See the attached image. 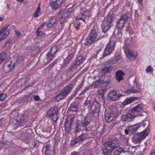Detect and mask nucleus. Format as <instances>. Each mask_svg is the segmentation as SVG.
I'll use <instances>...</instances> for the list:
<instances>
[{"label": "nucleus", "instance_id": "obj_55", "mask_svg": "<svg viewBox=\"0 0 155 155\" xmlns=\"http://www.w3.org/2000/svg\"><path fill=\"white\" fill-rule=\"evenodd\" d=\"M40 11H41L40 5V3H39L38 5V8H37L36 10H35V12H36L38 13H40Z\"/></svg>", "mask_w": 155, "mask_h": 155}, {"label": "nucleus", "instance_id": "obj_35", "mask_svg": "<svg viewBox=\"0 0 155 155\" xmlns=\"http://www.w3.org/2000/svg\"><path fill=\"white\" fill-rule=\"evenodd\" d=\"M78 105L77 103L73 102L71 104L70 106L68 109L70 111L77 112L78 110Z\"/></svg>", "mask_w": 155, "mask_h": 155}, {"label": "nucleus", "instance_id": "obj_12", "mask_svg": "<svg viewBox=\"0 0 155 155\" xmlns=\"http://www.w3.org/2000/svg\"><path fill=\"white\" fill-rule=\"evenodd\" d=\"M113 62L111 60H109L107 63L106 65L102 70V72L104 74H107L110 73L113 69Z\"/></svg>", "mask_w": 155, "mask_h": 155}, {"label": "nucleus", "instance_id": "obj_30", "mask_svg": "<svg viewBox=\"0 0 155 155\" xmlns=\"http://www.w3.org/2000/svg\"><path fill=\"white\" fill-rule=\"evenodd\" d=\"M84 60L83 57L82 56H80L78 57L73 62L78 66L83 63Z\"/></svg>", "mask_w": 155, "mask_h": 155}, {"label": "nucleus", "instance_id": "obj_15", "mask_svg": "<svg viewBox=\"0 0 155 155\" xmlns=\"http://www.w3.org/2000/svg\"><path fill=\"white\" fill-rule=\"evenodd\" d=\"M9 25L8 24H6L3 27L0 29V36L4 32V31L8 28ZM10 33V31L8 29L6 31L3 35L1 37H0V42L2 40L5 39L7 38L8 35Z\"/></svg>", "mask_w": 155, "mask_h": 155}, {"label": "nucleus", "instance_id": "obj_22", "mask_svg": "<svg viewBox=\"0 0 155 155\" xmlns=\"http://www.w3.org/2000/svg\"><path fill=\"white\" fill-rule=\"evenodd\" d=\"M71 13L72 12L69 10L64 12L60 18V23L63 24L65 22L66 18L70 16Z\"/></svg>", "mask_w": 155, "mask_h": 155}, {"label": "nucleus", "instance_id": "obj_37", "mask_svg": "<svg viewBox=\"0 0 155 155\" xmlns=\"http://www.w3.org/2000/svg\"><path fill=\"white\" fill-rule=\"evenodd\" d=\"M81 143V142L78 137L75 138L71 141V144L73 146H76L79 144Z\"/></svg>", "mask_w": 155, "mask_h": 155}, {"label": "nucleus", "instance_id": "obj_31", "mask_svg": "<svg viewBox=\"0 0 155 155\" xmlns=\"http://www.w3.org/2000/svg\"><path fill=\"white\" fill-rule=\"evenodd\" d=\"M79 140L82 142V141L85 140L89 138L90 137V134L89 133H83L78 137Z\"/></svg>", "mask_w": 155, "mask_h": 155}, {"label": "nucleus", "instance_id": "obj_59", "mask_svg": "<svg viewBox=\"0 0 155 155\" xmlns=\"http://www.w3.org/2000/svg\"><path fill=\"white\" fill-rule=\"evenodd\" d=\"M15 32L16 37H19L21 35V33L20 32L17 30H15Z\"/></svg>", "mask_w": 155, "mask_h": 155}, {"label": "nucleus", "instance_id": "obj_16", "mask_svg": "<svg viewBox=\"0 0 155 155\" xmlns=\"http://www.w3.org/2000/svg\"><path fill=\"white\" fill-rule=\"evenodd\" d=\"M28 117L25 115H22L16 120L15 125L17 127L22 126L26 124L28 122Z\"/></svg>", "mask_w": 155, "mask_h": 155}, {"label": "nucleus", "instance_id": "obj_53", "mask_svg": "<svg viewBox=\"0 0 155 155\" xmlns=\"http://www.w3.org/2000/svg\"><path fill=\"white\" fill-rule=\"evenodd\" d=\"M89 87H87L85 88L84 90L81 92V93L79 95L80 96L82 95H83L85 93H86L87 91L89 89Z\"/></svg>", "mask_w": 155, "mask_h": 155}, {"label": "nucleus", "instance_id": "obj_29", "mask_svg": "<svg viewBox=\"0 0 155 155\" xmlns=\"http://www.w3.org/2000/svg\"><path fill=\"white\" fill-rule=\"evenodd\" d=\"M57 19L55 16L51 17L49 23L47 25V26L48 28H52L56 24Z\"/></svg>", "mask_w": 155, "mask_h": 155}, {"label": "nucleus", "instance_id": "obj_58", "mask_svg": "<svg viewBox=\"0 0 155 155\" xmlns=\"http://www.w3.org/2000/svg\"><path fill=\"white\" fill-rule=\"evenodd\" d=\"M107 87H102L101 89V90L104 93H105L107 90Z\"/></svg>", "mask_w": 155, "mask_h": 155}, {"label": "nucleus", "instance_id": "obj_40", "mask_svg": "<svg viewBox=\"0 0 155 155\" xmlns=\"http://www.w3.org/2000/svg\"><path fill=\"white\" fill-rule=\"evenodd\" d=\"M111 60L114 63V64H117L120 63L122 61V59L119 56L116 57L114 60Z\"/></svg>", "mask_w": 155, "mask_h": 155}, {"label": "nucleus", "instance_id": "obj_32", "mask_svg": "<svg viewBox=\"0 0 155 155\" xmlns=\"http://www.w3.org/2000/svg\"><path fill=\"white\" fill-rule=\"evenodd\" d=\"M105 83H102L100 80H98L93 82L91 87L95 88H97L104 85Z\"/></svg>", "mask_w": 155, "mask_h": 155}, {"label": "nucleus", "instance_id": "obj_20", "mask_svg": "<svg viewBox=\"0 0 155 155\" xmlns=\"http://www.w3.org/2000/svg\"><path fill=\"white\" fill-rule=\"evenodd\" d=\"M71 119L69 121L67 120L64 122V131L66 134H68L69 132L71 130L72 127V121Z\"/></svg>", "mask_w": 155, "mask_h": 155}, {"label": "nucleus", "instance_id": "obj_10", "mask_svg": "<svg viewBox=\"0 0 155 155\" xmlns=\"http://www.w3.org/2000/svg\"><path fill=\"white\" fill-rule=\"evenodd\" d=\"M100 107L101 105L98 102L95 100L93 101L92 106L93 116L95 117L98 116Z\"/></svg>", "mask_w": 155, "mask_h": 155}, {"label": "nucleus", "instance_id": "obj_39", "mask_svg": "<svg viewBox=\"0 0 155 155\" xmlns=\"http://www.w3.org/2000/svg\"><path fill=\"white\" fill-rule=\"evenodd\" d=\"M7 55L5 52H2L0 54V63L2 64L7 58Z\"/></svg>", "mask_w": 155, "mask_h": 155}, {"label": "nucleus", "instance_id": "obj_46", "mask_svg": "<svg viewBox=\"0 0 155 155\" xmlns=\"http://www.w3.org/2000/svg\"><path fill=\"white\" fill-rule=\"evenodd\" d=\"M6 97V94L5 93L0 94V101H5Z\"/></svg>", "mask_w": 155, "mask_h": 155}, {"label": "nucleus", "instance_id": "obj_3", "mask_svg": "<svg viewBox=\"0 0 155 155\" xmlns=\"http://www.w3.org/2000/svg\"><path fill=\"white\" fill-rule=\"evenodd\" d=\"M74 87V85L72 84H70L68 85L65 86L56 96L55 97V100L59 101L61 100L64 99L69 94Z\"/></svg>", "mask_w": 155, "mask_h": 155}, {"label": "nucleus", "instance_id": "obj_11", "mask_svg": "<svg viewBox=\"0 0 155 155\" xmlns=\"http://www.w3.org/2000/svg\"><path fill=\"white\" fill-rule=\"evenodd\" d=\"M64 0H51L50 6L53 10H56L61 7L63 3Z\"/></svg>", "mask_w": 155, "mask_h": 155}, {"label": "nucleus", "instance_id": "obj_8", "mask_svg": "<svg viewBox=\"0 0 155 155\" xmlns=\"http://www.w3.org/2000/svg\"><path fill=\"white\" fill-rule=\"evenodd\" d=\"M128 18V15L127 14H123L120 16V18L117 22L116 27L119 29H122L124 27V24Z\"/></svg>", "mask_w": 155, "mask_h": 155}, {"label": "nucleus", "instance_id": "obj_17", "mask_svg": "<svg viewBox=\"0 0 155 155\" xmlns=\"http://www.w3.org/2000/svg\"><path fill=\"white\" fill-rule=\"evenodd\" d=\"M78 66L73 62V63L70 65V68L66 70L67 75L69 77V80L75 74H72V73L76 69Z\"/></svg>", "mask_w": 155, "mask_h": 155}, {"label": "nucleus", "instance_id": "obj_41", "mask_svg": "<svg viewBox=\"0 0 155 155\" xmlns=\"http://www.w3.org/2000/svg\"><path fill=\"white\" fill-rule=\"evenodd\" d=\"M112 151H111L110 149H108L107 147L102 149V153L104 155H109V153Z\"/></svg>", "mask_w": 155, "mask_h": 155}, {"label": "nucleus", "instance_id": "obj_60", "mask_svg": "<svg viewBox=\"0 0 155 155\" xmlns=\"http://www.w3.org/2000/svg\"><path fill=\"white\" fill-rule=\"evenodd\" d=\"M45 23H43L39 27H38L37 29H42L43 28V27L45 26Z\"/></svg>", "mask_w": 155, "mask_h": 155}, {"label": "nucleus", "instance_id": "obj_13", "mask_svg": "<svg viewBox=\"0 0 155 155\" xmlns=\"http://www.w3.org/2000/svg\"><path fill=\"white\" fill-rule=\"evenodd\" d=\"M122 96V94L118 93L116 91L114 90H111L109 94L110 99L112 101L118 100Z\"/></svg>", "mask_w": 155, "mask_h": 155}, {"label": "nucleus", "instance_id": "obj_51", "mask_svg": "<svg viewBox=\"0 0 155 155\" xmlns=\"http://www.w3.org/2000/svg\"><path fill=\"white\" fill-rule=\"evenodd\" d=\"M104 93L101 90L98 91V95L100 96V97L102 99H104Z\"/></svg>", "mask_w": 155, "mask_h": 155}, {"label": "nucleus", "instance_id": "obj_54", "mask_svg": "<svg viewBox=\"0 0 155 155\" xmlns=\"http://www.w3.org/2000/svg\"><path fill=\"white\" fill-rule=\"evenodd\" d=\"M24 59L23 57L19 56L18 57L17 60V61L20 63L24 60Z\"/></svg>", "mask_w": 155, "mask_h": 155}, {"label": "nucleus", "instance_id": "obj_61", "mask_svg": "<svg viewBox=\"0 0 155 155\" xmlns=\"http://www.w3.org/2000/svg\"><path fill=\"white\" fill-rule=\"evenodd\" d=\"M80 90V88H77L76 90L74 91L73 95L75 96Z\"/></svg>", "mask_w": 155, "mask_h": 155}, {"label": "nucleus", "instance_id": "obj_24", "mask_svg": "<svg viewBox=\"0 0 155 155\" xmlns=\"http://www.w3.org/2000/svg\"><path fill=\"white\" fill-rule=\"evenodd\" d=\"M124 74V73L122 70H119L117 71L115 74L116 79L118 82H120V81L123 79V76Z\"/></svg>", "mask_w": 155, "mask_h": 155}, {"label": "nucleus", "instance_id": "obj_26", "mask_svg": "<svg viewBox=\"0 0 155 155\" xmlns=\"http://www.w3.org/2000/svg\"><path fill=\"white\" fill-rule=\"evenodd\" d=\"M124 51L127 56L129 59L134 60L135 58V56L132 51H130L128 48H126L124 49Z\"/></svg>", "mask_w": 155, "mask_h": 155}, {"label": "nucleus", "instance_id": "obj_9", "mask_svg": "<svg viewBox=\"0 0 155 155\" xmlns=\"http://www.w3.org/2000/svg\"><path fill=\"white\" fill-rule=\"evenodd\" d=\"M58 109L57 107H53L49 110L47 112V115L50 117H53L52 119L53 121H56L58 119L57 114H58Z\"/></svg>", "mask_w": 155, "mask_h": 155}, {"label": "nucleus", "instance_id": "obj_48", "mask_svg": "<svg viewBox=\"0 0 155 155\" xmlns=\"http://www.w3.org/2000/svg\"><path fill=\"white\" fill-rule=\"evenodd\" d=\"M81 25L80 22L77 21L75 22L74 24V28L76 29L77 30H78L80 29L79 26Z\"/></svg>", "mask_w": 155, "mask_h": 155}, {"label": "nucleus", "instance_id": "obj_28", "mask_svg": "<svg viewBox=\"0 0 155 155\" xmlns=\"http://www.w3.org/2000/svg\"><path fill=\"white\" fill-rule=\"evenodd\" d=\"M139 127V124H136L134 125L130 126L128 128L129 129V133L132 134H135L138 129Z\"/></svg>", "mask_w": 155, "mask_h": 155}, {"label": "nucleus", "instance_id": "obj_42", "mask_svg": "<svg viewBox=\"0 0 155 155\" xmlns=\"http://www.w3.org/2000/svg\"><path fill=\"white\" fill-rule=\"evenodd\" d=\"M124 150L123 148H119L115 150L114 152V155H119L122 152H124Z\"/></svg>", "mask_w": 155, "mask_h": 155}, {"label": "nucleus", "instance_id": "obj_18", "mask_svg": "<svg viewBox=\"0 0 155 155\" xmlns=\"http://www.w3.org/2000/svg\"><path fill=\"white\" fill-rule=\"evenodd\" d=\"M136 117L135 114H132L131 113H128L125 114H123L121 116L120 120L123 122H126L130 121L134 118Z\"/></svg>", "mask_w": 155, "mask_h": 155}, {"label": "nucleus", "instance_id": "obj_45", "mask_svg": "<svg viewBox=\"0 0 155 155\" xmlns=\"http://www.w3.org/2000/svg\"><path fill=\"white\" fill-rule=\"evenodd\" d=\"M84 106L87 108H90L91 106V102L90 101L86 100L84 103Z\"/></svg>", "mask_w": 155, "mask_h": 155}, {"label": "nucleus", "instance_id": "obj_2", "mask_svg": "<svg viewBox=\"0 0 155 155\" xmlns=\"http://www.w3.org/2000/svg\"><path fill=\"white\" fill-rule=\"evenodd\" d=\"M97 27L94 26L91 29L84 43L85 46H89L93 44L95 41L98 35Z\"/></svg>", "mask_w": 155, "mask_h": 155}, {"label": "nucleus", "instance_id": "obj_1", "mask_svg": "<svg viewBox=\"0 0 155 155\" xmlns=\"http://www.w3.org/2000/svg\"><path fill=\"white\" fill-rule=\"evenodd\" d=\"M81 120L77 121V125L74 130L76 133H77L81 130L84 131L88 130V125L90 122L87 117L81 116Z\"/></svg>", "mask_w": 155, "mask_h": 155}, {"label": "nucleus", "instance_id": "obj_33", "mask_svg": "<svg viewBox=\"0 0 155 155\" xmlns=\"http://www.w3.org/2000/svg\"><path fill=\"white\" fill-rule=\"evenodd\" d=\"M50 146L49 145L44 146L45 153L46 155H53L54 154V151L50 150Z\"/></svg>", "mask_w": 155, "mask_h": 155}, {"label": "nucleus", "instance_id": "obj_49", "mask_svg": "<svg viewBox=\"0 0 155 155\" xmlns=\"http://www.w3.org/2000/svg\"><path fill=\"white\" fill-rule=\"evenodd\" d=\"M133 91V93H139L141 92V89L139 87H137L136 88L135 87L132 88Z\"/></svg>", "mask_w": 155, "mask_h": 155}, {"label": "nucleus", "instance_id": "obj_6", "mask_svg": "<svg viewBox=\"0 0 155 155\" xmlns=\"http://www.w3.org/2000/svg\"><path fill=\"white\" fill-rule=\"evenodd\" d=\"M118 112L117 108L115 107H110V112L105 115V119L107 122H111L114 120L117 116Z\"/></svg>", "mask_w": 155, "mask_h": 155}, {"label": "nucleus", "instance_id": "obj_57", "mask_svg": "<svg viewBox=\"0 0 155 155\" xmlns=\"http://www.w3.org/2000/svg\"><path fill=\"white\" fill-rule=\"evenodd\" d=\"M125 93L127 94H130V93H133V91L132 89H128L127 90L125 91Z\"/></svg>", "mask_w": 155, "mask_h": 155}, {"label": "nucleus", "instance_id": "obj_5", "mask_svg": "<svg viewBox=\"0 0 155 155\" xmlns=\"http://www.w3.org/2000/svg\"><path fill=\"white\" fill-rule=\"evenodd\" d=\"M116 42L115 38H110V41L105 48L103 54L104 57L112 53V51L114 49Z\"/></svg>", "mask_w": 155, "mask_h": 155}, {"label": "nucleus", "instance_id": "obj_21", "mask_svg": "<svg viewBox=\"0 0 155 155\" xmlns=\"http://www.w3.org/2000/svg\"><path fill=\"white\" fill-rule=\"evenodd\" d=\"M55 57L54 55L51 54L50 52H48L46 54L45 59L44 60V64L46 65L53 60Z\"/></svg>", "mask_w": 155, "mask_h": 155}, {"label": "nucleus", "instance_id": "obj_27", "mask_svg": "<svg viewBox=\"0 0 155 155\" xmlns=\"http://www.w3.org/2000/svg\"><path fill=\"white\" fill-rule=\"evenodd\" d=\"M150 129L148 127L145 129L143 131L137 133L139 136L143 140L147 136L149 132Z\"/></svg>", "mask_w": 155, "mask_h": 155}, {"label": "nucleus", "instance_id": "obj_4", "mask_svg": "<svg viewBox=\"0 0 155 155\" xmlns=\"http://www.w3.org/2000/svg\"><path fill=\"white\" fill-rule=\"evenodd\" d=\"M113 17L112 15L109 14L104 18L102 25L103 34L105 33L110 28L113 21Z\"/></svg>", "mask_w": 155, "mask_h": 155}, {"label": "nucleus", "instance_id": "obj_64", "mask_svg": "<svg viewBox=\"0 0 155 155\" xmlns=\"http://www.w3.org/2000/svg\"><path fill=\"white\" fill-rule=\"evenodd\" d=\"M150 155H155V150L152 151L150 153Z\"/></svg>", "mask_w": 155, "mask_h": 155}, {"label": "nucleus", "instance_id": "obj_43", "mask_svg": "<svg viewBox=\"0 0 155 155\" xmlns=\"http://www.w3.org/2000/svg\"><path fill=\"white\" fill-rule=\"evenodd\" d=\"M36 33L37 36L41 37H44L45 35V34L42 31H40V29H37Z\"/></svg>", "mask_w": 155, "mask_h": 155}, {"label": "nucleus", "instance_id": "obj_50", "mask_svg": "<svg viewBox=\"0 0 155 155\" xmlns=\"http://www.w3.org/2000/svg\"><path fill=\"white\" fill-rule=\"evenodd\" d=\"M148 124L149 125V122L148 121L146 120L140 124V126H142L143 127H144L147 125V124Z\"/></svg>", "mask_w": 155, "mask_h": 155}, {"label": "nucleus", "instance_id": "obj_36", "mask_svg": "<svg viewBox=\"0 0 155 155\" xmlns=\"http://www.w3.org/2000/svg\"><path fill=\"white\" fill-rule=\"evenodd\" d=\"M58 50V47L57 45L51 47V49L48 52L50 53L55 56V54Z\"/></svg>", "mask_w": 155, "mask_h": 155}, {"label": "nucleus", "instance_id": "obj_38", "mask_svg": "<svg viewBox=\"0 0 155 155\" xmlns=\"http://www.w3.org/2000/svg\"><path fill=\"white\" fill-rule=\"evenodd\" d=\"M134 142L136 143H140L142 140L137 134L135 135L133 137Z\"/></svg>", "mask_w": 155, "mask_h": 155}, {"label": "nucleus", "instance_id": "obj_19", "mask_svg": "<svg viewBox=\"0 0 155 155\" xmlns=\"http://www.w3.org/2000/svg\"><path fill=\"white\" fill-rule=\"evenodd\" d=\"M12 62L11 61H5L4 63L3 68V70L5 72H8L9 71L11 68L15 67V64L12 65Z\"/></svg>", "mask_w": 155, "mask_h": 155}, {"label": "nucleus", "instance_id": "obj_52", "mask_svg": "<svg viewBox=\"0 0 155 155\" xmlns=\"http://www.w3.org/2000/svg\"><path fill=\"white\" fill-rule=\"evenodd\" d=\"M22 140L27 143H28L29 141L28 137V136H23L21 137Z\"/></svg>", "mask_w": 155, "mask_h": 155}, {"label": "nucleus", "instance_id": "obj_44", "mask_svg": "<svg viewBox=\"0 0 155 155\" xmlns=\"http://www.w3.org/2000/svg\"><path fill=\"white\" fill-rule=\"evenodd\" d=\"M153 69L152 67L150 66L149 65L146 68V71L147 73H150L151 74L153 72Z\"/></svg>", "mask_w": 155, "mask_h": 155}, {"label": "nucleus", "instance_id": "obj_62", "mask_svg": "<svg viewBox=\"0 0 155 155\" xmlns=\"http://www.w3.org/2000/svg\"><path fill=\"white\" fill-rule=\"evenodd\" d=\"M38 13L35 12L34 14H33V16L35 18L38 17Z\"/></svg>", "mask_w": 155, "mask_h": 155}, {"label": "nucleus", "instance_id": "obj_63", "mask_svg": "<svg viewBox=\"0 0 155 155\" xmlns=\"http://www.w3.org/2000/svg\"><path fill=\"white\" fill-rule=\"evenodd\" d=\"M70 155H79V154L75 152H72Z\"/></svg>", "mask_w": 155, "mask_h": 155}, {"label": "nucleus", "instance_id": "obj_56", "mask_svg": "<svg viewBox=\"0 0 155 155\" xmlns=\"http://www.w3.org/2000/svg\"><path fill=\"white\" fill-rule=\"evenodd\" d=\"M33 98L34 100L36 101H38L40 100V98L38 95L35 96L33 97Z\"/></svg>", "mask_w": 155, "mask_h": 155}, {"label": "nucleus", "instance_id": "obj_47", "mask_svg": "<svg viewBox=\"0 0 155 155\" xmlns=\"http://www.w3.org/2000/svg\"><path fill=\"white\" fill-rule=\"evenodd\" d=\"M56 64V62L54 61L49 65L46 68V69H48V71L50 70L54 66L55 64Z\"/></svg>", "mask_w": 155, "mask_h": 155}, {"label": "nucleus", "instance_id": "obj_34", "mask_svg": "<svg viewBox=\"0 0 155 155\" xmlns=\"http://www.w3.org/2000/svg\"><path fill=\"white\" fill-rule=\"evenodd\" d=\"M140 99V97H131L129 99H126L125 101L127 104L131 103L133 101L136 100H138Z\"/></svg>", "mask_w": 155, "mask_h": 155}, {"label": "nucleus", "instance_id": "obj_14", "mask_svg": "<svg viewBox=\"0 0 155 155\" xmlns=\"http://www.w3.org/2000/svg\"><path fill=\"white\" fill-rule=\"evenodd\" d=\"M91 15V12L88 10L86 11L83 13L80 14L76 18V20H81L84 21L86 22L89 19Z\"/></svg>", "mask_w": 155, "mask_h": 155}, {"label": "nucleus", "instance_id": "obj_7", "mask_svg": "<svg viewBox=\"0 0 155 155\" xmlns=\"http://www.w3.org/2000/svg\"><path fill=\"white\" fill-rule=\"evenodd\" d=\"M105 144L107 147H109L111 151H113L119 146L118 138L115 137L109 139Z\"/></svg>", "mask_w": 155, "mask_h": 155}, {"label": "nucleus", "instance_id": "obj_25", "mask_svg": "<svg viewBox=\"0 0 155 155\" xmlns=\"http://www.w3.org/2000/svg\"><path fill=\"white\" fill-rule=\"evenodd\" d=\"M143 110V105L141 104H139L132 109L130 111L133 113H135V112L141 113Z\"/></svg>", "mask_w": 155, "mask_h": 155}, {"label": "nucleus", "instance_id": "obj_23", "mask_svg": "<svg viewBox=\"0 0 155 155\" xmlns=\"http://www.w3.org/2000/svg\"><path fill=\"white\" fill-rule=\"evenodd\" d=\"M74 53L73 52L69 53L68 57L64 60L62 66L65 67L69 64L72 59Z\"/></svg>", "mask_w": 155, "mask_h": 155}]
</instances>
